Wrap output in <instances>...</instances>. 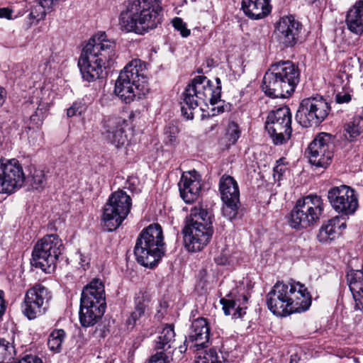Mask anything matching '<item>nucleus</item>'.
<instances>
[{
	"label": "nucleus",
	"mask_w": 363,
	"mask_h": 363,
	"mask_svg": "<svg viewBox=\"0 0 363 363\" xmlns=\"http://www.w3.org/2000/svg\"><path fill=\"white\" fill-rule=\"evenodd\" d=\"M6 310V301L5 300L4 291L0 290V321L2 320L3 316Z\"/></svg>",
	"instance_id": "obj_48"
},
{
	"label": "nucleus",
	"mask_w": 363,
	"mask_h": 363,
	"mask_svg": "<svg viewBox=\"0 0 363 363\" xmlns=\"http://www.w3.org/2000/svg\"><path fill=\"white\" fill-rule=\"evenodd\" d=\"M79 66L82 78L89 82L99 79L103 72L101 65H99V63L96 64L94 62H91L87 55L85 57L79 60Z\"/></svg>",
	"instance_id": "obj_30"
},
{
	"label": "nucleus",
	"mask_w": 363,
	"mask_h": 363,
	"mask_svg": "<svg viewBox=\"0 0 363 363\" xmlns=\"http://www.w3.org/2000/svg\"><path fill=\"white\" fill-rule=\"evenodd\" d=\"M281 161H282V159L279 160L277 162L278 163V164L274 167V177H275L276 175L277 174L279 179H280V177L282 176V174L285 172V170L286 169V168L284 165L279 164V162H281Z\"/></svg>",
	"instance_id": "obj_49"
},
{
	"label": "nucleus",
	"mask_w": 363,
	"mask_h": 363,
	"mask_svg": "<svg viewBox=\"0 0 363 363\" xmlns=\"http://www.w3.org/2000/svg\"><path fill=\"white\" fill-rule=\"evenodd\" d=\"M106 308L101 305H86L80 303L79 321L83 327L87 328L95 325L103 316Z\"/></svg>",
	"instance_id": "obj_28"
},
{
	"label": "nucleus",
	"mask_w": 363,
	"mask_h": 363,
	"mask_svg": "<svg viewBox=\"0 0 363 363\" xmlns=\"http://www.w3.org/2000/svg\"><path fill=\"white\" fill-rule=\"evenodd\" d=\"M363 133V118L354 116L344 125V138L349 142H352Z\"/></svg>",
	"instance_id": "obj_33"
},
{
	"label": "nucleus",
	"mask_w": 363,
	"mask_h": 363,
	"mask_svg": "<svg viewBox=\"0 0 363 363\" xmlns=\"http://www.w3.org/2000/svg\"><path fill=\"white\" fill-rule=\"evenodd\" d=\"M85 110L84 105L81 101H75L67 108V115L68 117H73L81 115Z\"/></svg>",
	"instance_id": "obj_44"
},
{
	"label": "nucleus",
	"mask_w": 363,
	"mask_h": 363,
	"mask_svg": "<svg viewBox=\"0 0 363 363\" xmlns=\"http://www.w3.org/2000/svg\"><path fill=\"white\" fill-rule=\"evenodd\" d=\"M346 23L348 29L354 33H363V1H357L346 15Z\"/></svg>",
	"instance_id": "obj_27"
},
{
	"label": "nucleus",
	"mask_w": 363,
	"mask_h": 363,
	"mask_svg": "<svg viewBox=\"0 0 363 363\" xmlns=\"http://www.w3.org/2000/svg\"><path fill=\"white\" fill-rule=\"evenodd\" d=\"M35 117H36V116H35V115H32V116H30V120H31V121L35 120Z\"/></svg>",
	"instance_id": "obj_57"
},
{
	"label": "nucleus",
	"mask_w": 363,
	"mask_h": 363,
	"mask_svg": "<svg viewBox=\"0 0 363 363\" xmlns=\"http://www.w3.org/2000/svg\"><path fill=\"white\" fill-rule=\"evenodd\" d=\"M80 264L82 267H84L85 265L88 264V262L85 259H84L82 257H81Z\"/></svg>",
	"instance_id": "obj_53"
},
{
	"label": "nucleus",
	"mask_w": 363,
	"mask_h": 363,
	"mask_svg": "<svg viewBox=\"0 0 363 363\" xmlns=\"http://www.w3.org/2000/svg\"><path fill=\"white\" fill-rule=\"evenodd\" d=\"M291 118L290 109L286 106L269 113L265 129L274 145H283L290 139L292 133Z\"/></svg>",
	"instance_id": "obj_12"
},
{
	"label": "nucleus",
	"mask_w": 363,
	"mask_h": 363,
	"mask_svg": "<svg viewBox=\"0 0 363 363\" xmlns=\"http://www.w3.org/2000/svg\"><path fill=\"white\" fill-rule=\"evenodd\" d=\"M13 11L9 8L0 9V18H5L6 19H13Z\"/></svg>",
	"instance_id": "obj_51"
},
{
	"label": "nucleus",
	"mask_w": 363,
	"mask_h": 363,
	"mask_svg": "<svg viewBox=\"0 0 363 363\" xmlns=\"http://www.w3.org/2000/svg\"><path fill=\"white\" fill-rule=\"evenodd\" d=\"M240 134V131L238 124L235 122L229 123L226 132V135L228 138V140L234 144L239 138Z\"/></svg>",
	"instance_id": "obj_42"
},
{
	"label": "nucleus",
	"mask_w": 363,
	"mask_h": 363,
	"mask_svg": "<svg viewBox=\"0 0 363 363\" xmlns=\"http://www.w3.org/2000/svg\"><path fill=\"white\" fill-rule=\"evenodd\" d=\"M127 128H119L118 131L112 133L113 138L109 135L104 137L108 143L113 145L116 147H121L125 146L128 143V138L126 133Z\"/></svg>",
	"instance_id": "obj_38"
},
{
	"label": "nucleus",
	"mask_w": 363,
	"mask_h": 363,
	"mask_svg": "<svg viewBox=\"0 0 363 363\" xmlns=\"http://www.w3.org/2000/svg\"><path fill=\"white\" fill-rule=\"evenodd\" d=\"M86 54L91 62L99 63L102 67H105L113 59L115 51L113 47H91L86 50Z\"/></svg>",
	"instance_id": "obj_29"
},
{
	"label": "nucleus",
	"mask_w": 363,
	"mask_h": 363,
	"mask_svg": "<svg viewBox=\"0 0 363 363\" xmlns=\"http://www.w3.org/2000/svg\"><path fill=\"white\" fill-rule=\"evenodd\" d=\"M271 0H242V9L251 19H261L272 11Z\"/></svg>",
	"instance_id": "obj_24"
},
{
	"label": "nucleus",
	"mask_w": 363,
	"mask_h": 363,
	"mask_svg": "<svg viewBox=\"0 0 363 363\" xmlns=\"http://www.w3.org/2000/svg\"><path fill=\"white\" fill-rule=\"evenodd\" d=\"M145 70V63L140 59H134L121 71L115 83L114 93L125 104L149 92Z\"/></svg>",
	"instance_id": "obj_5"
},
{
	"label": "nucleus",
	"mask_w": 363,
	"mask_h": 363,
	"mask_svg": "<svg viewBox=\"0 0 363 363\" xmlns=\"http://www.w3.org/2000/svg\"><path fill=\"white\" fill-rule=\"evenodd\" d=\"M131 204V198L124 191L111 194L104 207L102 216L104 226L108 231H113L121 225L130 213Z\"/></svg>",
	"instance_id": "obj_10"
},
{
	"label": "nucleus",
	"mask_w": 363,
	"mask_h": 363,
	"mask_svg": "<svg viewBox=\"0 0 363 363\" xmlns=\"http://www.w3.org/2000/svg\"><path fill=\"white\" fill-rule=\"evenodd\" d=\"M323 210V201L320 196H305L296 202L289 216V224L296 230L311 227L320 220Z\"/></svg>",
	"instance_id": "obj_8"
},
{
	"label": "nucleus",
	"mask_w": 363,
	"mask_h": 363,
	"mask_svg": "<svg viewBox=\"0 0 363 363\" xmlns=\"http://www.w3.org/2000/svg\"><path fill=\"white\" fill-rule=\"evenodd\" d=\"M330 106L320 96L306 98L301 101L296 118L303 127L317 126L328 116Z\"/></svg>",
	"instance_id": "obj_11"
},
{
	"label": "nucleus",
	"mask_w": 363,
	"mask_h": 363,
	"mask_svg": "<svg viewBox=\"0 0 363 363\" xmlns=\"http://www.w3.org/2000/svg\"><path fill=\"white\" fill-rule=\"evenodd\" d=\"M308 4H312L315 3L317 0H305Z\"/></svg>",
	"instance_id": "obj_55"
},
{
	"label": "nucleus",
	"mask_w": 363,
	"mask_h": 363,
	"mask_svg": "<svg viewBox=\"0 0 363 363\" xmlns=\"http://www.w3.org/2000/svg\"><path fill=\"white\" fill-rule=\"evenodd\" d=\"M289 363H292V361H291Z\"/></svg>",
	"instance_id": "obj_58"
},
{
	"label": "nucleus",
	"mask_w": 363,
	"mask_h": 363,
	"mask_svg": "<svg viewBox=\"0 0 363 363\" xmlns=\"http://www.w3.org/2000/svg\"><path fill=\"white\" fill-rule=\"evenodd\" d=\"M302 24L292 15L282 16L275 24L274 35L282 45H296L302 43Z\"/></svg>",
	"instance_id": "obj_16"
},
{
	"label": "nucleus",
	"mask_w": 363,
	"mask_h": 363,
	"mask_svg": "<svg viewBox=\"0 0 363 363\" xmlns=\"http://www.w3.org/2000/svg\"><path fill=\"white\" fill-rule=\"evenodd\" d=\"M51 298V293L47 287L41 284L34 285L26 293L22 305L23 313L29 320L42 315L47 311Z\"/></svg>",
	"instance_id": "obj_13"
},
{
	"label": "nucleus",
	"mask_w": 363,
	"mask_h": 363,
	"mask_svg": "<svg viewBox=\"0 0 363 363\" xmlns=\"http://www.w3.org/2000/svg\"><path fill=\"white\" fill-rule=\"evenodd\" d=\"M352 97L351 91L342 90L335 94V102L339 104H348L351 101Z\"/></svg>",
	"instance_id": "obj_45"
},
{
	"label": "nucleus",
	"mask_w": 363,
	"mask_h": 363,
	"mask_svg": "<svg viewBox=\"0 0 363 363\" xmlns=\"http://www.w3.org/2000/svg\"><path fill=\"white\" fill-rule=\"evenodd\" d=\"M149 363H169L168 357L162 352H157V353L152 356Z\"/></svg>",
	"instance_id": "obj_46"
},
{
	"label": "nucleus",
	"mask_w": 363,
	"mask_h": 363,
	"mask_svg": "<svg viewBox=\"0 0 363 363\" xmlns=\"http://www.w3.org/2000/svg\"><path fill=\"white\" fill-rule=\"evenodd\" d=\"M4 89L0 86V105H1L4 102Z\"/></svg>",
	"instance_id": "obj_52"
},
{
	"label": "nucleus",
	"mask_w": 363,
	"mask_h": 363,
	"mask_svg": "<svg viewBox=\"0 0 363 363\" xmlns=\"http://www.w3.org/2000/svg\"><path fill=\"white\" fill-rule=\"evenodd\" d=\"M266 301L273 314L286 317L307 311L311 305V296L300 282L277 281L267 294Z\"/></svg>",
	"instance_id": "obj_1"
},
{
	"label": "nucleus",
	"mask_w": 363,
	"mask_h": 363,
	"mask_svg": "<svg viewBox=\"0 0 363 363\" xmlns=\"http://www.w3.org/2000/svg\"><path fill=\"white\" fill-rule=\"evenodd\" d=\"M15 363H43V361L35 355H26Z\"/></svg>",
	"instance_id": "obj_47"
},
{
	"label": "nucleus",
	"mask_w": 363,
	"mask_h": 363,
	"mask_svg": "<svg viewBox=\"0 0 363 363\" xmlns=\"http://www.w3.org/2000/svg\"><path fill=\"white\" fill-rule=\"evenodd\" d=\"M194 363H222L215 349H210L203 355H199Z\"/></svg>",
	"instance_id": "obj_41"
},
{
	"label": "nucleus",
	"mask_w": 363,
	"mask_h": 363,
	"mask_svg": "<svg viewBox=\"0 0 363 363\" xmlns=\"http://www.w3.org/2000/svg\"><path fill=\"white\" fill-rule=\"evenodd\" d=\"M347 281L355 302L354 308L363 311V269L348 271Z\"/></svg>",
	"instance_id": "obj_23"
},
{
	"label": "nucleus",
	"mask_w": 363,
	"mask_h": 363,
	"mask_svg": "<svg viewBox=\"0 0 363 363\" xmlns=\"http://www.w3.org/2000/svg\"><path fill=\"white\" fill-rule=\"evenodd\" d=\"M328 199L335 211L345 216L353 214L359 206L354 190L347 185L330 188Z\"/></svg>",
	"instance_id": "obj_15"
},
{
	"label": "nucleus",
	"mask_w": 363,
	"mask_h": 363,
	"mask_svg": "<svg viewBox=\"0 0 363 363\" xmlns=\"http://www.w3.org/2000/svg\"><path fill=\"white\" fill-rule=\"evenodd\" d=\"M149 302L150 298L147 293L140 291L136 294L134 298V311L131 312L126 321L128 327L133 328L136 325L137 321L149 315Z\"/></svg>",
	"instance_id": "obj_25"
},
{
	"label": "nucleus",
	"mask_w": 363,
	"mask_h": 363,
	"mask_svg": "<svg viewBox=\"0 0 363 363\" xmlns=\"http://www.w3.org/2000/svg\"><path fill=\"white\" fill-rule=\"evenodd\" d=\"M300 81L298 67L291 61H280L271 65L264 74L262 89L272 98H288Z\"/></svg>",
	"instance_id": "obj_3"
},
{
	"label": "nucleus",
	"mask_w": 363,
	"mask_h": 363,
	"mask_svg": "<svg viewBox=\"0 0 363 363\" xmlns=\"http://www.w3.org/2000/svg\"><path fill=\"white\" fill-rule=\"evenodd\" d=\"M134 254L141 265L152 268L164 254V242L162 227L158 223L150 225L140 233Z\"/></svg>",
	"instance_id": "obj_7"
},
{
	"label": "nucleus",
	"mask_w": 363,
	"mask_h": 363,
	"mask_svg": "<svg viewBox=\"0 0 363 363\" xmlns=\"http://www.w3.org/2000/svg\"><path fill=\"white\" fill-rule=\"evenodd\" d=\"M175 333L172 325H166L155 340L157 352L167 351L174 342Z\"/></svg>",
	"instance_id": "obj_31"
},
{
	"label": "nucleus",
	"mask_w": 363,
	"mask_h": 363,
	"mask_svg": "<svg viewBox=\"0 0 363 363\" xmlns=\"http://www.w3.org/2000/svg\"><path fill=\"white\" fill-rule=\"evenodd\" d=\"M228 255L223 251L215 257V262L220 265H225L228 262Z\"/></svg>",
	"instance_id": "obj_50"
},
{
	"label": "nucleus",
	"mask_w": 363,
	"mask_h": 363,
	"mask_svg": "<svg viewBox=\"0 0 363 363\" xmlns=\"http://www.w3.org/2000/svg\"><path fill=\"white\" fill-rule=\"evenodd\" d=\"M210 338V327L207 319L198 318L191 323L184 343L191 344L196 350L207 347Z\"/></svg>",
	"instance_id": "obj_20"
},
{
	"label": "nucleus",
	"mask_w": 363,
	"mask_h": 363,
	"mask_svg": "<svg viewBox=\"0 0 363 363\" xmlns=\"http://www.w3.org/2000/svg\"><path fill=\"white\" fill-rule=\"evenodd\" d=\"M334 147V138L331 134L318 133L308 147L310 163L326 168L332 162Z\"/></svg>",
	"instance_id": "obj_14"
},
{
	"label": "nucleus",
	"mask_w": 363,
	"mask_h": 363,
	"mask_svg": "<svg viewBox=\"0 0 363 363\" xmlns=\"http://www.w3.org/2000/svg\"><path fill=\"white\" fill-rule=\"evenodd\" d=\"M248 298L245 295H239L236 298H222L220 300L225 315H231L234 318H241L245 314L246 303Z\"/></svg>",
	"instance_id": "obj_26"
},
{
	"label": "nucleus",
	"mask_w": 363,
	"mask_h": 363,
	"mask_svg": "<svg viewBox=\"0 0 363 363\" xmlns=\"http://www.w3.org/2000/svg\"><path fill=\"white\" fill-rule=\"evenodd\" d=\"M172 23L173 27L180 33L182 37L186 38L190 35V30L186 28V23L181 18L175 17Z\"/></svg>",
	"instance_id": "obj_43"
},
{
	"label": "nucleus",
	"mask_w": 363,
	"mask_h": 363,
	"mask_svg": "<svg viewBox=\"0 0 363 363\" xmlns=\"http://www.w3.org/2000/svg\"><path fill=\"white\" fill-rule=\"evenodd\" d=\"M26 179L18 160H0V193H12L23 186Z\"/></svg>",
	"instance_id": "obj_17"
},
{
	"label": "nucleus",
	"mask_w": 363,
	"mask_h": 363,
	"mask_svg": "<svg viewBox=\"0 0 363 363\" xmlns=\"http://www.w3.org/2000/svg\"><path fill=\"white\" fill-rule=\"evenodd\" d=\"M216 86L205 76L196 77L184 89L181 102V111L187 120L194 118V111L201 104L208 102L214 105L217 104L221 96V82L216 79Z\"/></svg>",
	"instance_id": "obj_4"
},
{
	"label": "nucleus",
	"mask_w": 363,
	"mask_h": 363,
	"mask_svg": "<svg viewBox=\"0 0 363 363\" xmlns=\"http://www.w3.org/2000/svg\"><path fill=\"white\" fill-rule=\"evenodd\" d=\"M345 228V223L342 222L338 216H335L322 224L317 238L322 243L330 242L338 238Z\"/></svg>",
	"instance_id": "obj_22"
},
{
	"label": "nucleus",
	"mask_w": 363,
	"mask_h": 363,
	"mask_svg": "<svg viewBox=\"0 0 363 363\" xmlns=\"http://www.w3.org/2000/svg\"><path fill=\"white\" fill-rule=\"evenodd\" d=\"M80 303L86 306L88 304L96 306L101 305L106 308L104 285L99 279H94L84 287Z\"/></svg>",
	"instance_id": "obj_21"
},
{
	"label": "nucleus",
	"mask_w": 363,
	"mask_h": 363,
	"mask_svg": "<svg viewBox=\"0 0 363 363\" xmlns=\"http://www.w3.org/2000/svg\"><path fill=\"white\" fill-rule=\"evenodd\" d=\"M221 199L224 203L223 214L232 220L237 214L240 205V191L237 182L230 176L223 175L219 182Z\"/></svg>",
	"instance_id": "obj_18"
},
{
	"label": "nucleus",
	"mask_w": 363,
	"mask_h": 363,
	"mask_svg": "<svg viewBox=\"0 0 363 363\" xmlns=\"http://www.w3.org/2000/svg\"><path fill=\"white\" fill-rule=\"evenodd\" d=\"M178 127L174 123H169L164 130V143L174 146L177 143Z\"/></svg>",
	"instance_id": "obj_40"
},
{
	"label": "nucleus",
	"mask_w": 363,
	"mask_h": 363,
	"mask_svg": "<svg viewBox=\"0 0 363 363\" xmlns=\"http://www.w3.org/2000/svg\"><path fill=\"white\" fill-rule=\"evenodd\" d=\"M218 113L223 111V108L222 106H218Z\"/></svg>",
	"instance_id": "obj_56"
},
{
	"label": "nucleus",
	"mask_w": 363,
	"mask_h": 363,
	"mask_svg": "<svg viewBox=\"0 0 363 363\" xmlns=\"http://www.w3.org/2000/svg\"><path fill=\"white\" fill-rule=\"evenodd\" d=\"M186 348L185 347H182V346H181V347H179V352L182 353V352H185V351H186Z\"/></svg>",
	"instance_id": "obj_54"
},
{
	"label": "nucleus",
	"mask_w": 363,
	"mask_h": 363,
	"mask_svg": "<svg viewBox=\"0 0 363 363\" xmlns=\"http://www.w3.org/2000/svg\"><path fill=\"white\" fill-rule=\"evenodd\" d=\"M155 0H133L128 2L119 16L122 30L143 35L162 23L163 9Z\"/></svg>",
	"instance_id": "obj_2"
},
{
	"label": "nucleus",
	"mask_w": 363,
	"mask_h": 363,
	"mask_svg": "<svg viewBox=\"0 0 363 363\" xmlns=\"http://www.w3.org/2000/svg\"><path fill=\"white\" fill-rule=\"evenodd\" d=\"M28 181L33 189L41 190L45 186L47 179L43 170L33 168L30 170Z\"/></svg>",
	"instance_id": "obj_36"
},
{
	"label": "nucleus",
	"mask_w": 363,
	"mask_h": 363,
	"mask_svg": "<svg viewBox=\"0 0 363 363\" xmlns=\"http://www.w3.org/2000/svg\"><path fill=\"white\" fill-rule=\"evenodd\" d=\"M104 43L116 44V42L105 31L99 30L89 38L85 45H104Z\"/></svg>",
	"instance_id": "obj_39"
},
{
	"label": "nucleus",
	"mask_w": 363,
	"mask_h": 363,
	"mask_svg": "<svg viewBox=\"0 0 363 363\" xmlns=\"http://www.w3.org/2000/svg\"><path fill=\"white\" fill-rule=\"evenodd\" d=\"M128 121L118 116H111L106 118L104 121L102 126V135L106 137L107 135L113 138V133L118 131L119 128H128Z\"/></svg>",
	"instance_id": "obj_34"
},
{
	"label": "nucleus",
	"mask_w": 363,
	"mask_h": 363,
	"mask_svg": "<svg viewBox=\"0 0 363 363\" xmlns=\"http://www.w3.org/2000/svg\"><path fill=\"white\" fill-rule=\"evenodd\" d=\"M65 337V332L64 330L59 329L53 330L50 334L48 340V346L49 349L53 352H60Z\"/></svg>",
	"instance_id": "obj_37"
},
{
	"label": "nucleus",
	"mask_w": 363,
	"mask_h": 363,
	"mask_svg": "<svg viewBox=\"0 0 363 363\" xmlns=\"http://www.w3.org/2000/svg\"><path fill=\"white\" fill-rule=\"evenodd\" d=\"M45 2L43 0H35L30 3V13L26 22L27 28H30L33 23H38L45 18L46 10L52 8V6H45Z\"/></svg>",
	"instance_id": "obj_32"
},
{
	"label": "nucleus",
	"mask_w": 363,
	"mask_h": 363,
	"mask_svg": "<svg viewBox=\"0 0 363 363\" xmlns=\"http://www.w3.org/2000/svg\"><path fill=\"white\" fill-rule=\"evenodd\" d=\"M63 250L62 241L57 235H47L35 244L30 263L46 273H51Z\"/></svg>",
	"instance_id": "obj_9"
},
{
	"label": "nucleus",
	"mask_w": 363,
	"mask_h": 363,
	"mask_svg": "<svg viewBox=\"0 0 363 363\" xmlns=\"http://www.w3.org/2000/svg\"><path fill=\"white\" fill-rule=\"evenodd\" d=\"M15 354L13 344L4 338H0V363H11Z\"/></svg>",
	"instance_id": "obj_35"
},
{
	"label": "nucleus",
	"mask_w": 363,
	"mask_h": 363,
	"mask_svg": "<svg viewBox=\"0 0 363 363\" xmlns=\"http://www.w3.org/2000/svg\"><path fill=\"white\" fill-rule=\"evenodd\" d=\"M183 233L188 251L202 250L208 244L213 233L211 214L201 204L191 208Z\"/></svg>",
	"instance_id": "obj_6"
},
{
	"label": "nucleus",
	"mask_w": 363,
	"mask_h": 363,
	"mask_svg": "<svg viewBox=\"0 0 363 363\" xmlns=\"http://www.w3.org/2000/svg\"><path fill=\"white\" fill-rule=\"evenodd\" d=\"M180 196L187 203L196 201L201 189V176L195 170L183 173L178 184Z\"/></svg>",
	"instance_id": "obj_19"
}]
</instances>
